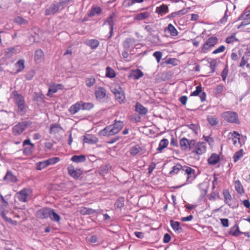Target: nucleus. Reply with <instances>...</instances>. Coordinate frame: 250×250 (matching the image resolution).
<instances>
[{
  "mask_svg": "<svg viewBox=\"0 0 250 250\" xmlns=\"http://www.w3.org/2000/svg\"><path fill=\"white\" fill-rule=\"evenodd\" d=\"M124 123L121 121L114 120L113 124L107 125L99 133L101 136H111L118 134L124 127Z\"/></svg>",
  "mask_w": 250,
  "mask_h": 250,
  "instance_id": "obj_1",
  "label": "nucleus"
},
{
  "mask_svg": "<svg viewBox=\"0 0 250 250\" xmlns=\"http://www.w3.org/2000/svg\"><path fill=\"white\" fill-rule=\"evenodd\" d=\"M218 39L215 36L209 37L203 45L201 48V52L203 53H207L218 43Z\"/></svg>",
  "mask_w": 250,
  "mask_h": 250,
  "instance_id": "obj_2",
  "label": "nucleus"
},
{
  "mask_svg": "<svg viewBox=\"0 0 250 250\" xmlns=\"http://www.w3.org/2000/svg\"><path fill=\"white\" fill-rule=\"evenodd\" d=\"M221 116L225 121L229 123L236 124L240 123L238 115L236 112L230 111H226L223 112Z\"/></svg>",
  "mask_w": 250,
  "mask_h": 250,
  "instance_id": "obj_3",
  "label": "nucleus"
},
{
  "mask_svg": "<svg viewBox=\"0 0 250 250\" xmlns=\"http://www.w3.org/2000/svg\"><path fill=\"white\" fill-rule=\"evenodd\" d=\"M194 146L193 149L191 150L192 153L196 154L197 155H201L205 153L206 151V142H196L194 140Z\"/></svg>",
  "mask_w": 250,
  "mask_h": 250,
  "instance_id": "obj_4",
  "label": "nucleus"
},
{
  "mask_svg": "<svg viewBox=\"0 0 250 250\" xmlns=\"http://www.w3.org/2000/svg\"><path fill=\"white\" fill-rule=\"evenodd\" d=\"M123 45L125 50H129L130 52L135 48H138L137 46L140 45L136 39L131 38H126L123 42Z\"/></svg>",
  "mask_w": 250,
  "mask_h": 250,
  "instance_id": "obj_5",
  "label": "nucleus"
},
{
  "mask_svg": "<svg viewBox=\"0 0 250 250\" xmlns=\"http://www.w3.org/2000/svg\"><path fill=\"white\" fill-rule=\"evenodd\" d=\"M115 14L113 13L111 15H110L104 21V25L108 24L109 25V36H106L105 37L107 39H110L113 34V29H114V26L115 24Z\"/></svg>",
  "mask_w": 250,
  "mask_h": 250,
  "instance_id": "obj_6",
  "label": "nucleus"
},
{
  "mask_svg": "<svg viewBox=\"0 0 250 250\" xmlns=\"http://www.w3.org/2000/svg\"><path fill=\"white\" fill-rule=\"evenodd\" d=\"M112 92L115 96L116 100L120 104L124 103L125 101V96L124 91L121 87L115 88L112 90Z\"/></svg>",
  "mask_w": 250,
  "mask_h": 250,
  "instance_id": "obj_7",
  "label": "nucleus"
},
{
  "mask_svg": "<svg viewBox=\"0 0 250 250\" xmlns=\"http://www.w3.org/2000/svg\"><path fill=\"white\" fill-rule=\"evenodd\" d=\"M180 145L182 150L191 151L194 146V140H188L184 137L181 139Z\"/></svg>",
  "mask_w": 250,
  "mask_h": 250,
  "instance_id": "obj_8",
  "label": "nucleus"
},
{
  "mask_svg": "<svg viewBox=\"0 0 250 250\" xmlns=\"http://www.w3.org/2000/svg\"><path fill=\"white\" fill-rule=\"evenodd\" d=\"M95 95L98 101L103 103L106 100V91L104 88L100 86L95 90Z\"/></svg>",
  "mask_w": 250,
  "mask_h": 250,
  "instance_id": "obj_9",
  "label": "nucleus"
},
{
  "mask_svg": "<svg viewBox=\"0 0 250 250\" xmlns=\"http://www.w3.org/2000/svg\"><path fill=\"white\" fill-rule=\"evenodd\" d=\"M67 169L69 175L75 179H79L83 173L81 169H75L72 165H69Z\"/></svg>",
  "mask_w": 250,
  "mask_h": 250,
  "instance_id": "obj_10",
  "label": "nucleus"
},
{
  "mask_svg": "<svg viewBox=\"0 0 250 250\" xmlns=\"http://www.w3.org/2000/svg\"><path fill=\"white\" fill-rule=\"evenodd\" d=\"M14 99L18 106V112L21 114H23L25 111V106L22 97L21 95L17 94L14 95Z\"/></svg>",
  "mask_w": 250,
  "mask_h": 250,
  "instance_id": "obj_11",
  "label": "nucleus"
},
{
  "mask_svg": "<svg viewBox=\"0 0 250 250\" xmlns=\"http://www.w3.org/2000/svg\"><path fill=\"white\" fill-rule=\"evenodd\" d=\"M182 170L187 175V181L188 183L191 182L195 179L196 175L194 169L188 167H183Z\"/></svg>",
  "mask_w": 250,
  "mask_h": 250,
  "instance_id": "obj_12",
  "label": "nucleus"
},
{
  "mask_svg": "<svg viewBox=\"0 0 250 250\" xmlns=\"http://www.w3.org/2000/svg\"><path fill=\"white\" fill-rule=\"evenodd\" d=\"M4 181L8 183H16L18 181V178L14 174L11 170H8L3 177Z\"/></svg>",
  "mask_w": 250,
  "mask_h": 250,
  "instance_id": "obj_13",
  "label": "nucleus"
},
{
  "mask_svg": "<svg viewBox=\"0 0 250 250\" xmlns=\"http://www.w3.org/2000/svg\"><path fill=\"white\" fill-rule=\"evenodd\" d=\"M50 211V208H44L38 210L36 213L38 218L45 219L49 217Z\"/></svg>",
  "mask_w": 250,
  "mask_h": 250,
  "instance_id": "obj_14",
  "label": "nucleus"
},
{
  "mask_svg": "<svg viewBox=\"0 0 250 250\" xmlns=\"http://www.w3.org/2000/svg\"><path fill=\"white\" fill-rule=\"evenodd\" d=\"M239 19L243 20L240 25L238 26V28H240L241 26L247 25L250 23V10L245 12L242 14Z\"/></svg>",
  "mask_w": 250,
  "mask_h": 250,
  "instance_id": "obj_15",
  "label": "nucleus"
},
{
  "mask_svg": "<svg viewBox=\"0 0 250 250\" xmlns=\"http://www.w3.org/2000/svg\"><path fill=\"white\" fill-rule=\"evenodd\" d=\"M26 128V125L23 123H19L13 128V133L16 136L21 134Z\"/></svg>",
  "mask_w": 250,
  "mask_h": 250,
  "instance_id": "obj_16",
  "label": "nucleus"
},
{
  "mask_svg": "<svg viewBox=\"0 0 250 250\" xmlns=\"http://www.w3.org/2000/svg\"><path fill=\"white\" fill-rule=\"evenodd\" d=\"M99 141L98 139L94 135L88 134L84 136L83 138V142L85 143L89 144H95Z\"/></svg>",
  "mask_w": 250,
  "mask_h": 250,
  "instance_id": "obj_17",
  "label": "nucleus"
},
{
  "mask_svg": "<svg viewBox=\"0 0 250 250\" xmlns=\"http://www.w3.org/2000/svg\"><path fill=\"white\" fill-rule=\"evenodd\" d=\"M59 4H57L56 2L53 3L51 6L45 10V15L48 16L56 13L59 9Z\"/></svg>",
  "mask_w": 250,
  "mask_h": 250,
  "instance_id": "obj_18",
  "label": "nucleus"
},
{
  "mask_svg": "<svg viewBox=\"0 0 250 250\" xmlns=\"http://www.w3.org/2000/svg\"><path fill=\"white\" fill-rule=\"evenodd\" d=\"M239 134L238 132L234 131L233 132H231L229 133V140H232L233 144L234 146H237V141H238L239 144L240 142V138L239 137Z\"/></svg>",
  "mask_w": 250,
  "mask_h": 250,
  "instance_id": "obj_19",
  "label": "nucleus"
},
{
  "mask_svg": "<svg viewBox=\"0 0 250 250\" xmlns=\"http://www.w3.org/2000/svg\"><path fill=\"white\" fill-rule=\"evenodd\" d=\"M170 224L171 227L176 233H179L182 232L183 229L179 222L171 220L170 221Z\"/></svg>",
  "mask_w": 250,
  "mask_h": 250,
  "instance_id": "obj_20",
  "label": "nucleus"
},
{
  "mask_svg": "<svg viewBox=\"0 0 250 250\" xmlns=\"http://www.w3.org/2000/svg\"><path fill=\"white\" fill-rule=\"evenodd\" d=\"M27 191L26 189H23L17 193V197L19 201L25 202L27 201L28 197Z\"/></svg>",
  "mask_w": 250,
  "mask_h": 250,
  "instance_id": "obj_21",
  "label": "nucleus"
},
{
  "mask_svg": "<svg viewBox=\"0 0 250 250\" xmlns=\"http://www.w3.org/2000/svg\"><path fill=\"white\" fill-rule=\"evenodd\" d=\"M61 126L57 123L50 125L49 133L51 134H56L62 130Z\"/></svg>",
  "mask_w": 250,
  "mask_h": 250,
  "instance_id": "obj_22",
  "label": "nucleus"
},
{
  "mask_svg": "<svg viewBox=\"0 0 250 250\" xmlns=\"http://www.w3.org/2000/svg\"><path fill=\"white\" fill-rule=\"evenodd\" d=\"M80 212L82 215H92L94 213H99L98 210L94 209L91 208L82 207L80 209Z\"/></svg>",
  "mask_w": 250,
  "mask_h": 250,
  "instance_id": "obj_23",
  "label": "nucleus"
},
{
  "mask_svg": "<svg viewBox=\"0 0 250 250\" xmlns=\"http://www.w3.org/2000/svg\"><path fill=\"white\" fill-rule=\"evenodd\" d=\"M81 108L82 107L79 101L75 104L71 105L69 107L68 111L71 114L74 115L78 112L80 110H82Z\"/></svg>",
  "mask_w": 250,
  "mask_h": 250,
  "instance_id": "obj_24",
  "label": "nucleus"
},
{
  "mask_svg": "<svg viewBox=\"0 0 250 250\" xmlns=\"http://www.w3.org/2000/svg\"><path fill=\"white\" fill-rule=\"evenodd\" d=\"M165 32L168 33L171 36L175 37L178 35V32L175 27L171 23H169L165 30Z\"/></svg>",
  "mask_w": 250,
  "mask_h": 250,
  "instance_id": "obj_25",
  "label": "nucleus"
},
{
  "mask_svg": "<svg viewBox=\"0 0 250 250\" xmlns=\"http://www.w3.org/2000/svg\"><path fill=\"white\" fill-rule=\"evenodd\" d=\"M85 44L90 47L92 49H95L97 48L99 45L100 42L96 39H89L87 40L85 42Z\"/></svg>",
  "mask_w": 250,
  "mask_h": 250,
  "instance_id": "obj_26",
  "label": "nucleus"
},
{
  "mask_svg": "<svg viewBox=\"0 0 250 250\" xmlns=\"http://www.w3.org/2000/svg\"><path fill=\"white\" fill-rule=\"evenodd\" d=\"M135 111L141 115H145L148 112L147 109L139 103L136 104Z\"/></svg>",
  "mask_w": 250,
  "mask_h": 250,
  "instance_id": "obj_27",
  "label": "nucleus"
},
{
  "mask_svg": "<svg viewBox=\"0 0 250 250\" xmlns=\"http://www.w3.org/2000/svg\"><path fill=\"white\" fill-rule=\"evenodd\" d=\"M43 52L41 49H38L35 51L34 60L37 63L42 62L43 60Z\"/></svg>",
  "mask_w": 250,
  "mask_h": 250,
  "instance_id": "obj_28",
  "label": "nucleus"
},
{
  "mask_svg": "<svg viewBox=\"0 0 250 250\" xmlns=\"http://www.w3.org/2000/svg\"><path fill=\"white\" fill-rule=\"evenodd\" d=\"M19 52H20V50L18 49V47H9L5 49V56L7 58H10L14 54L18 53Z\"/></svg>",
  "mask_w": 250,
  "mask_h": 250,
  "instance_id": "obj_29",
  "label": "nucleus"
},
{
  "mask_svg": "<svg viewBox=\"0 0 250 250\" xmlns=\"http://www.w3.org/2000/svg\"><path fill=\"white\" fill-rule=\"evenodd\" d=\"M220 160L219 156L216 154L213 153L211 155V156L208 158V164L214 165L216 164Z\"/></svg>",
  "mask_w": 250,
  "mask_h": 250,
  "instance_id": "obj_30",
  "label": "nucleus"
},
{
  "mask_svg": "<svg viewBox=\"0 0 250 250\" xmlns=\"http://www.w3.org/2000/svg\"><path fill=\"white\" fill-rule=\"evenodd\" d=\"M168 12V6L167 5L163 4L156 8V13L159 15H164Z\"/></svg>",
  "mask_w": 250,
  "mask_h": 250,
  "instance_id": "obj_31",
  "label": "nucleus"
},
{
  "mask_svg": "<svg viewBox=\"0 0 250 250\" xmlns=\"http://www.w3.org/2000/svg\"><path fill=\"white\" fill-rule=\"evenodd\" d=\"M169 141L167 139H163L160 141L158 147L157 148L158 152H161L162 150L167 147L168 145Z\"/></svg>",
  "mask_w": 250,
  "mask_h": 250,
  "instance_id": "obj_32",
  "label": "nucleus"
},
{
  "mask_svg": "<svg viewBox=\"0 0 250 250\" xmlns=\"http://www.w3.org/2000/svg\"><path fill=\"white\" fill-rule=\"evenodd\" d=\"M86 160V156L84 155H74L71 158V161L74 163H82Z\"/></svg>",
  "mask_w": 250,
  "mask_h": 250,
  "instance_id": "obj_33",
  "label": "nucleus"
},
{
  "mask_svg": "<svg viewBox=\"0 0 250 250\" xmlns=\"http://www.w3.org/2000/svg\"><path fill=\"white\" fill-rule=\"evenodd\" d=\"M102 12V9L99 6H93L91 8L90 11L88 13V16L91 17L96 15H99Z\"/></svg>",
  "mask_w": 250,
  "mask_h": 250,
  "instance_id": "obj_34",
  "label": "nucleus"
},
{
  "mask_svg": "<svg viewBox=\"0 0 250 250\" xmlns=\"http://www.w3.org/2000/svg\"><path fill=\"white\" fill-rule=\"evenodd\" d=\"M50 215L48 218H49L52 221L56 222L60 221L61 217L55 211L54 209L50 208Z\"/></svg>",
  "mask_w": 250,
  "mask_h": 250,
  "instance_id": "obj_35",
  "label": "nucleus"
},
{
  "mask_svg": "<svg viewBox=\"0 0 250 250\" xmlns=\"http://www.w3.org/2000/svg\"><path fill=\"white\" fill-rule=\"evenodd\" d=\"M234 187L237 192L239 194H242L244 193V189L240 180H238L234 182Z\"/></svg>",
  "mask_w": 250,
  "mask_h": 250,
  "instance_id": "obj_36",
  "label": "nucleus"
},
{
  "mask_svg": "<svg viewBox=\"0 0 250 250\" xmlns=\"http://www.w3.org/2000/svg\"><path fill=\"white\" fill-rule=\"evenodd\" d=\"M125 199L124 197H120L114 204L115 208L122 209L125 205Z\"/></svg>",
  "mask_w": 250,
  "mask_h": 250,
  "instance_id": "obj_37",
  "label": "nucleus"
},
{
  "mask_svg": "<svg viewBox=\"0 0 250 250\" xmlns=\"http://www.w3.org/2000/svg\"><path fill=\"white\" fill-rule=\"evenodd\" d=\"M230 234L233 236H238L242 232L239 230V226L237 225H235L233 227L231 228L229 230Z\"/></svg>",
  "mask_w": 250,
  "mask_h": 250,
  "instance_id": "obj_38",
  "label": "nucleus"
},
{
  "mask_svg": "<svg viewBox=\"0 0 250 250\" xmlns=\"http://www.w3.org/2000/svg\"><path fill=\"white\" fill-rule=\"evenodd\" d=\"M81 109L83 110H89L94 107V104L91 103H85L82 101H80Z\"/></svg>",
  "mask_w": 250,
  "mask_h": 250,
  "instance_id": "obj_39",
  "label": "nucleus"
},
{
  "mask_svg": "<svg viewBox=\"0 0 250 250\" xmlns=\"http://www.w3.org/2000/svg\"><path fill=\"white\" fill-rule=\"evenodd\" d=\"M59 86H62V85L61 84H58L57 85H50L47 94V96L51 97L54 93H56L58 90Z\"/></svg>",
  "mask_w": 250,
  "mask_h": 250,
  "instance_id": "obj_40",
  "label": "nucleus"
},
{
  "mask_svg": "<svg viewBox=\"0 0 250 250\" xmlns=\"http://www.w3.org/2000/svg\"><path fill=\"white\" fill-rule=\"evenodd\" d=\"M96 82V79L94 76H90L87 77L85 80V83L87 87H91L94 85Z\"/></svg>",
  "mask_w": 250,
  "mask_h": 250,
  "instance_id": "obj_41",
  "label": "nucleus"
},
{
  "mask_svg": "<svg viewBox=\"0 0 250 250\" xmlns=\"http://www.w3.org/2000/svg\"><path fill=\"white\" fill-rule=\"evenodd\" d=\"M223 194L225 203L229 206L230 207V205L229 203L231 200L232 197L229 191L228 190H225L223 191Z\"/></svg>",
  "mask_w": 250,
  "mask_h": 250,
  "instance_id": "obj_42",
  "label": "nucleus"
},
{
  "mask_svg": "<svg viewBox=\"0 0 250 250\" xmlns=\"http://www.w3.org/2000/svg\"><path fill=\"white\" fill-rule=\"evenodd\" d=\"M207 121H208L209 124L211 126H215L217 125L219 123V120L218 118L215 116H208L207 117Z\"/></svg>",
  "mask_w": 250,
  "mask_h": 250,
  "instance_id": "obj_43",
  "label": "nucleus"
},
{
  "mask_svg": "<svg viewBox=\"0 0 250 250\" xmlns=\"http://www.w3.org/2000/svg\"><path fill=\"white\" fill-rule=\"evenodd\" d=\"M149 14L148 12H142L137 14L135 16L134 19L137 21H141L149 17Z\"/></svg>",
  "mask_w": 250,
  "mask_h": 250,
  "instance_id": "obj_44",
  "label": "nucleus"
},
{
  "mask_svg": "<svg viewBox=\"0 0 250 250\" xmlns=\"http://www.w3.org/2000/svg\"><path fill=\"white\" fill-rule=\"evenodd\" d=\"M105 76L109 78H114L116 76L114 70L109 66L106 68Z\"/></svg>",
  "mask_w": 250,
  "mask_h": 250,
  "instance_id": "obj_45",
  "label": "nucleus"
},
{
  "mask_svg": "<svg viewBox=\"0 0 250 250\" xmlns=\"http://www.w3.org/2000/svg\"><path fill=\"white\" fill-rule=\"evenodd\" d=\"M183 167L180 164H177L172 167L171 170L169 172V174L171 175L175 174L178 173L180 170H182Z\"/></svg>",
  "mask_w": 250,
  "mask_h": 250,
  "instance_id": "obj_46",
  "label": "nucleus"
},
{
  "mask_svg": "<svg viewBox=\"0 0 250 250\" xmlns=\"http://www.w3.org/2000/svg\"><path fill=\"white\" fill-rule=\"evenodd\" d=\"M15 67L17 69V72H19L22 70L24 68V61L23 60H20L15 64Z\"/></svg>",
  "mask_w": 250,
  "mask_h": 250,
  "instance_id": "obj_47",
  "label": "nucleus"
},
{
  "mask_svg": "<svg viewBox=\"0 0 250 250\" xmlns=\"http://www.w3.org/2000/svg\"><path fill=\"white\" fill-rule=\"evenodd\" d=\"M34 94V101H37L38 104L40 105L43 102L44 96L41 93H35Z\"/></svg>",
  "mask_w": 250,
  "mask_h": 250,
  "instance_id": "obj_48",
  "label": "nucleus"
},
{
  "mask_svg": "<svg viewBox=\"0 0 250 250\" xmlns=\"http://www.w3.org/2000/svg\"><path fill=\"white\" fill-rule=\"evenodd\" d=\"M60 159L59 157H52L46 160L47 167L50 165H53L59 162Z\"/></svg>",
  "mask_w": 250,
  "mask_h": 250,
  "instance_id": "obj_49",
  "label": "nucleus"
},
{
  "mask_svg": "<svg viewBox=\"0 0 250 250\" xmlns=\"http://www.w3.org/2000/svg\"><path fill=\"white\" fill-rule=\"evenodd\" d=\"M47 167L46 161H40L36 163V168L37 170H41Z\"/></svg>",
  "mask_w": 250,
  "mask_h": 250,
  "instance_id": "obj_50",
  "label": "nucleus"
},
{
  "mask_svg": "<svg viewBox=\"0 0 250 250\" xmlns=\"http://www.w3.org/2000/svg\"><path fill=\"white\" fill-rule=\"evenodd\" d=\"M141 150V147L139 145H136L130 149V153L131 155L135 156L138 154Z\"/></svg>",
  "mask_w": 250,
  "mask_h": 250,
  "instance_id": "obj_51",
  "label": "nucleus"
},
{
  "mask_svg": "<svg viewBox=\"0 0 250 250\" xmlns=\"http://www.w3.org/2000/svg\"><path fill=\"white\" fill-rule=\"evenodd\" d=\"M243 152V149H240L234 153L233 156V159L234 162H236L242 157Z\"/></svg>",
  "mask_w": 250,
  "mask_h": 250,
  "instance_id": "obj_52",
  "label": "nucleus"
},
{
  "mask_svg": "<svg viewBox=\"0 0 250 250\" xmlns=\"http://www.w3.org/2000/svg\"><path fill=\"white\" fill-rule=\"evenodd\" d=\"M110 168L111 167L109 164L102 166L100 168V174L102 175L107 174Z\"/></svg>",
  "mask_w": 250,
  "mask_h": 250,
  "instance_id": "obj_53",
  "label": "nucleus"
},
{
  "mask_svg": "<svg viewBox=\"0 0 250 250\" xmlns=\"http://www.w3.org/2000/svg\"><path fill=\"white\" fill-rule=\"evenodd\" d=\"M198 187L201 190V195L204 196L207 193L208 187L205 184H200Z\"/></svg>",
  "mask_w": 250,
  "mask_h": 250,
  "instance_id": "obj_54",
  "label": "nucleus"
},
{
  "mask_svg": "<svg viewBox=\"0 0 250 250\" xmlns=\"http://www.w3.org/2000/svg\"><path fill=\"white\" fill-rule=\"evenodd\" d=\"M224 90V86L221 84L218 85L213 90V93L215 96L221 94Z\"/></svg>",
  "mask_w": 250,
  "mask_h": 250,
  "instance_id": "obj_55",
  "label": "nucleus"
},
{
  "mask_svg": "<svg viewBox=\"0 0 250 250\" xmlns=\"http://www.w3.org/2000/svg\"><path fill=\"white\" fill-rule=\"evenodd\" d=\"M225 6L226 7V9L225 10V14H224L223 17L222 18H221L220 20V22L221 23H223L226 22L227 21L228 17L229 15V14H228V4H225Z\"/></svg>",
  "mask_w": 250,
  "mask_h": 250,
  "instance_id": "obj_56",
  "label": "nucleus"
},
{
  "mask_svg": "<svg viewBox=\"0 0 250 250\" xmlns=\"http://www.w3.org/2000/svg\"><path fill=\"white\" fill-rule=\"evenodd\" d=\"M202 92V87L201 85H198L196 87V89L191 93L190 96H199Z\"/></svg>",
  "mask_w": 250,
  "mask_h": 250,
  "instance_id": "obj_57",
  "label": "nucleus"
},
{
  "mask_svg": "<svg viewBox=\"0 0 250 250\" xmlns=\"http://www.w3.org/2000/svg\"><path fill=\"white\" fill-rule=\"evenodd\" d=\"M190 129L192 130L196 134L198 133L199 125L197 124H191L187 125Z\"/></svg>",
  "mask_w": 250,
  "mask_h": 250,
  "instance_id": "obj_58",
  "label": "nucleus"
},
{
  "mask_svg": "<svg viewBox=\"0 0 250 250\" xmlns=\"http://www.w3.org/2000/svg\"><path fill=\"white\" fill-rule=\"evenodd\" d=\"M238 41V39L235 37L234 35L228 37L226 39V43L229 44L235 42H237Z\"/></svg>",
  "mask_w": 250,
  "mask_h": 250,
  "instance_id": "obj_59",
  "label": "nucleus"
},
{
  "mask_svg": "<svg viewBox=\"0 0 250 250\" xmlns=\"http://www.w3.org/2000/svg\"><path fill=\"white\" fill-rule=\"evenodd\" d=\"M143 76V73L140 70L137 69L134 72L133 77L135 80H138Z\"/></svg>",
  "mask_w": 250,
  "mask_h": 250,
  "instance_id": "obj_60",
  "label": "nucleus"
},
{
  "mask_svg": "<svg viewBox=\"0 0 250 250\" xmlns=\"http://www.w3.org/2000/svg\"><path fill=\"white\" fill-rule=\"evenodd\" d=\"M15 21L20 24H25L27 23V21L21 17H18L15 18Z\"/></svg>",
  "mask_w": 250,
  "mask_h": 250,
  "instance_id": "obj_61",
  "label": "nucleus"
},
{
  "mask_svg": "<svg viewBox=\"0 0 250 250\" xmlns=\"http://www.w3.org/2000/svg\"><path fill=\"white\" fill-rule=\"evenodd\" d=\"M228 66L226 65L225 68L223 70L221 76L222 78V80L223 81H226V79L227 78V76L228 75Z\"/></svg>",
  "mask_w": 250,
  "mask_h": 250,
  "instance_id": "obj_62",
  "label": "nucleus"
},
{
  "mask_svg": "<svg viewBox=\"0 0 250 250\" xmlns=\"http://www.w3.org/2000/svg\"><path fill=\"white\" fill-rule=\"evenodd\" d=\"M153 56L156 58L157 62L159 63L162 58V53L160 51H156L153 53Z\"/></svg>",
  "mask_w": 250,
  "mask_h": 250,
  "instance_id": "obj_63",
  "label": "nucleus"
},
{
  "mask_svg": "<svg viewBox=\"0 0 250 250\" xmlns=\"http://www.w3.org/2000/svg\"><path fill=\"white\" fill-rule=\"evenodd\" d=\"M225 49V47L224 45H221L217 49H215L213 52L212 54H216L219 53L223 52Z\"/></svg>",
  "mask_w": 250,
  "mask_h": 250,
  "instance_id": "obj_64",
  "label": "nucleus"
}]
</instances>
